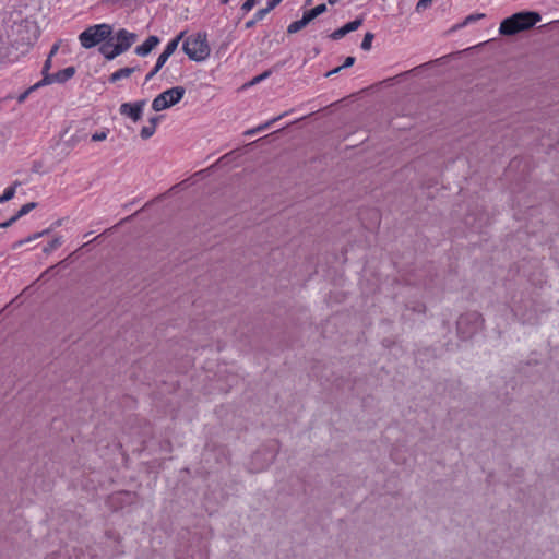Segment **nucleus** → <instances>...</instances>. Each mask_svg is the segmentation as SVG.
Segmentation results:
<instances>
[{
	"instance_id": "1",
	"label": "nucleus",
	"mask_w": 559,
	"mask_h": 559,
	"mask_svg": "<svg viewBox=\"0 0 559 559\" xmlns=\"http://www.w3.org/2000/svg\"><path fill=\"white\" fill-rule=\"evenodd\" d=\"M542 16L538 12L522 11L504 19L499 26V34L503 36H513L518 33L533 28Z\"/></svg>"
},
{
	"instance_id": "2",
	"label": "nucleus",
	"mask_w": 559,
	"mask_h": 559,
	"mask_svg": "<svg viewBox=\"0 0 559 559\" xmlns=\"http://www.w3.org/2000/svg\"><path fill=\"white\" fill-rule=\"evenodd\" d=\"M182 50L193 61L206 60L211 53L206 33L199 32L188 36L182 44Z\"/></svg>"
},
{
	"instance_id": "3",
	"label": "nucleus",
	"mask_w": 559,
	"mask_h": 559,
	"mask_svg": "<svg viewBox=\"0 0 559 559\" xmlns=\"http://www.w3.org/2000/svg\"><path fill=\"white\" fill-rule=\"evenodd\" d=\"M112 33L109 24H98L87 27L79 36L80 43L84 48H92L107 39Z\"/></svg>"
},
{
	"instance_id": "4",
	"label": "nucleus",
	"mask_w": 559,
	"mask_h": 559,
	"mask_svg": "<svg viewBox=\"0 0 559 559\" xmlns=\"http://www.w3.org/2000/svg\"><path fill=\"white\" fill-rule=\"evenodd\" d=\"M185 93L186 88L183 86H175L164 91L153 99V110L162 111L178 104L182 99Z\"/></svg>"
},
{
	"instance_id": "5",
	"label": "nucleus",
	"mask_w": 559,
	"mask_h": 559,
	"mask_svg": "<svg viewBox=\"0 0 559 559\" xmlns=\"http://www.w3.org/2000/svg\"><path fill=\"white\" fill-rule=\"evenodd\" d=\"M274 454L266 451H258L252 456L250 469L254 473L266 469L273 462Z\"/></svg>"
},
{
	"instance_id": "6",
	"label": "nucleus",
	"mask_w": 559,
	"mask_h": 559,
	"mask_svg": "<svg viewBox=\"0 0 559 559\" xmlns=\"http://www.w3.org/2000/svg\"><path fill=\"white\" fill-rule=\"evenodd\" d=\"M138 39V35L135 33L128 32L127 29H119L116 33L115 46L118 48V52L127 51Z\"/></svg>"
},
{
	"instance_id": "7",
	"label": "nucleus",
	"mask_w": 559,
	"mask_h": 559,
	"mask_svg": "<svg viewBox=\"0 0 559 559\" xmlns=\"http://www.w3.org/2000/svg\"><path fill=\"white\" fill-rule=\"evenodd\" d=\"M145 100H139L136 103H123L119 111L121 115L129 117L134 122L139 121L142 117V111L145 106Z\"/></svg>"
},
{
	"instance_id": "8",
	"label": "nucleus",
	"mask_w": 559,
	"mask_h": 559,
	"mask_svg": "<svg viewBox=\"0 0 559 559\" xmlns=\"http://www.w3.org/2000/svg\"><path fill=\"white\" fill-rule=\"evenodd\" d=\"M75 73L74 67H68L63 70H60L53 74H46L44 79L41 80L43 85L44 84H51V83H63L71 79Z\"/></svg>"
},
{
	"instance_id": "9",
	"label": "nucleus",
	"mask_w": 559,
	"mask_h": 559,
	"mask_svg": "<svg viewBox=\"0 0 559 559\" xmlns=\"http://www.w3.org/2000/svg\"><path fill=\"white\" fill-rule=\"evenodd\" d=\"M362 21H364L362 17H358V19L345 24L341 28H337L336 31H334L330 35V37L334 40H338V39L343 38L346 34L358 29L362 25Z\"/></svg>"
},
{
	"instance_id": "10",
	"label": "nucleus",
	"mask_w": 559,
	"mask_h": 559,
	"mask_svg": "<svg viewBox=\"0 0 559 559\" xmlns=\"http://www.w3.org/2000/svg\"><path fill=\"white\" fill-rule=\"evenodd\" d=\"M158 44L159 38L152 35L142 45L138 46L134 52L141 57L147 56Z\"/></svg>"
},
{
	"instance_id": "11",
	"label": "nucleus",
	"mask_w": 559,
	"mask_h": 559,
	"mask_svg": "<svg viewBox=\"0 0 559 559\" xmlns=\"http://www.w3.org/2000/svg\"><path fill=\"white\" fill-rule=\"evenodd\" d=\"M479 316L477 313H468L465 316H461L457 320V330L463 334H468L469 331L465 330V325L469 322H478ZM473 333V331H471Z\"/></svg>"
},
{
	"instance_id": "12",
	"label": "nucleus",
	"mask_w": 559,
	"mask_h": 559,
	"mask_svg": "<svg viewBox=\"0 0 559 559\" xmlns=\"http://www.w3.org/2000/svg\"><path fill=\"white\" fill-rule=\"evenodd\" d=\"M100 52L104 55V57L108 60H112L117 56L121 55L122 52H118V48L115 46V44L111 43H105L99 48Z\"/></svg>"
},
{
	"instance_id": "13",
	"label": "nucleus",
	"mask_w": 559,
	"mask_h": 559,
	"mask_svg": "<svg viewBox=\"0 0 559 559\" xmlns=\"http://www.w3.org/2000/svg\"><path fill=\"white\" fill-rule=\"evenodd\" d=\"M136 70L138 69L135 67H127V68L119 69L110 75L109 81L111 83H115L123 78H129Z\"/></svg>"
},
{
	"instance_id": "14",
	"label": "nucleus",
	"mask_w": 559,
	"mask_h": 559,
	"mask_svg": "<svg viewBox=\"0 0 559 559\" xmlns=\"http://www.w3.org/2000/svg\"><path fill=\"white\" fill-rule=\"evenodd\" d=\"M140 0H103L102 2L107 7H119V8H133Z\"/></svg>"
},
{
	"instance_id": "15",
	"label": "nucleus",
	"mask_w": 559,
	"mask_h": 559,
	"mask_svg": "<svg viewBox=\"0 0 559 559\" xmlns=\"http://www.w3.org/2000/svg\"><path fill=\"white\" fill-rule=\"evenodd\" d=\"M185 34H186L185 32L179 33L174 39H171L167 44V46L163 52H165L168 56H171L178 48V45H179L180 40L183 38Z\"/></svg>"
},
{
	"instance_id": "16",
	"label": "nucleus",
	"mask_w": 559,
	"mask_h": 559,
	"mask_svg": "<svg viewBox=\"0 0 559 559\" xmlns=\"http://www.w3.org/2000/svg\"><path fill=\"white\" fill-rule=\"evenodd\" d=\"M326 11V5L324 3L317 5L316 8L306 11L304 13L305 17L309 21V23L314 20L317 16L321 15Z\"/></svg>"
},
{
	"instance_id": "17",
	"label": "nucleus",
	"mask_w": 559,
	"mask_h": 559,
	"mask_svg": "<svg viewBox=\"0 0 559 559\" xmlns=\"http://www.w3.org/2000/svg\"><path fill=\"white\" fill-rule=\"evenodd\" d=\"M308 24H309V21L305 17V15H302L301 20L295 21L289 24L287 32L289 34L297 33L300 29H302L304 27H306Z\"/></svg>"
},
{
	"instance_id": "18",
	"label": "nucleus",
	"mask_w": 559,
	"mask_h": 559,
	"mask_svg": "<svg viewBox=\"0 0 559 559\" xmlns=\"http://www.w3.org/2000/svg\"><path fill=\"white\" fill-rule=\"evenodd\" d=\"M285 115H286V112L280 115L278 117L273 118L272 120L265 122L264 124H261L254 129L248 130L245 134L252 135L257 132L263 131V130L267 129L269 127H271L275 121L282 119Z\"/></svg>"
},
{
	"instance_id": "19",
	"label": "nucleus",
	"mask_w": 559,
	"mask_h": 559,
	"mask_svg": "<svg viewBox=\"0 0 559 559\" xmlns=\"http://www.w3.org/2000/svg\"><path fill=\"white\" fill-rule=\"evenodd\" d=\"M267 13H269V11L265 8L258 10L254 14V17L252 20H249L248 22H246V24H245L246 28L253 27L257 24V22L263 20Z\"/></svg>"
},
{
	"instance_id": "20",
	"label": "nucleus",
	"mask_w": 559,
	"mask_h": 559,
	"mask_svg": "<svg viewBox=\"0 0 559 559\" xmlns=\"http://www.w3.org/2000/svg\"><path fill=\"white\" fill-rule=\"evenodd\" d=\"M20 183L16 181L14 183V186L12 187H9L4 190L3 194L0 197V203H4L9 200H11L13 197H14V193H15V187L19 186Z\"/></svg>"
},
{
	"instance_id": "21",
	"label": "nucleus",
	"mask_w": 559,
	"mask_h": 559,
	"mask_svg": "<svg viewBox=\"0 0 559 559\" xmlns=\"http://www.w3.org/2000/svg\"><path fill=\"white\" fill-rule=\"evenodd\" d=\"M61 245H62V238L56 237L44 248V252L48 254V253L52 252L53 250H56L57 248H59Z\"/></svg>"
},
{
	"instance_id": "22",
	"label": "nucleus",
	"mask_w": 559,
	"mask_h": 559,
	"mask_svg": "<svg viewBox=\"0 0 559 559\" xmlns=\"http://www.w3.org/2000/svg\"><path fill=\"white\" fill-rule=\"evenodd\" d=\"M37 206V203L35 202H29V203H26L24 204L20 210L19 212L15 214L16 218L19 219L20 217L28 214L32 210H34L35 207Z\"/></svg>"
},
{
	"instance_id": "23",
	"label": "nucleus",
	"mask_w": 559,
	"mask_h": 559,
	"mask_svg": "<svg viewBox=\"0 0 559 559\" xmlns=\"http://www.w3.org/2000/svg\"><path fill=\"white\" fill-rule=\"evenodd\" d=\"M155 127L154 126H144L142 129H141V138L144 139V140H147L150 139L154 133H155Z\"/></svg>"
},
{
	"instance_id": "24",
	"label": "nucleus",
	"mask_w": 559,
	"mask_h": 559,
	"mask_svg": "<svg viewBox=\"0 0 559 559\" xmlns=\"http://www.w3.org/2000/svg\"><path fill=\"white\" fill-rule=\"evenodd\" d=\"M373 34L372 33H366L365 37L361 43V49L362 50H369L371 48V44L373 40Z\"/></svg>"
},
{
	"instance_id": "25",
	"label": "nucleus",
	"mask_w": 559,
	"mask_h": 559,
	"mask_svg": "<svg viewBox=\"0 0 559 559\" xmlns=\"http://www.w3.org/2000/svg\"><path fill=\"white\" fill-rule=\"evenodd\" d=\"M41 85H43V83L40 81V82L36 83L34 86H32L28 90H26L25 92H23L22 94H20L19 97H17V102L20 104L23 103L27 98V96L31 94L32 91H34L35 88H37V87H39Z\"/></svg>"
},
{
	"instance_id": "26",
	"label": "nucleus",
	"mask_w": 559,
	"mask_h": 559,
	"mask_svg": "<svg viewBox=\"0 0 559 559\" xmlns=\"http://www.w3.org/2000/svg\"><path fill=\"white\" fill-rule=\"evenodd\" d=\"M48 233H49V229L43 230V231H40V233H36V234H34L32 237H28V238H27V239H25V240H21V241H19L17 243H15V245H14V247H17V246H21V245H23V243H25V242H28V241H31V240L37 239V238H39V237H41V236H44V235H46V234H48Z\"/></svg>"
},
{
	"instance_id": "27",
	"label": "nucleus",
	"mask_w": 559,
	"mask_h": 559,
	"mask_svg": "<svg viewBox=\"0 0 559 559\" xmlns=\"http://www.w3.org/2000/svg\"><path fill=\"white\" fill-rule=\"evenodd\" d=\"M259 2V0H246L243 2V4L241 5V10L245 12V13H248L249 11H251L254 5Z\"/></svg>"
},
{
	"instance_id": "28",
	"label": "nucleus",
	"mask_w": 559,
	"mask_h": 559,
	"mask_svg": "<svg viewBox=\"0 0 559 559\" xmlns=\"http://www.w3.org/2000/svg\"><path fill=\"white\" fill-rule=\"evenodd\" d=\"M432 1L433 0H419L416 4V11L423 12L424 10L431 5Z\"/></svg>"
},
{
	"instance_id": "29",
	"label": "nucleus",
	"mask_w": 559,
	"mask_h": 559,
	"mask_svg": "<svg viewBox=\"0 0 559 559\" xmlns=\"http://www.w3.org/2000/svg\"><path fill=\"white\" fill-rule=\"evenodd\" d=\"M169 57L170 56L166 55L165 52H162L157 58L155 67L160 70L166 63V61L169 59Z\"/></svg>"
},
{
	"instance_id": "30",
	"label": "nucleus",
	"mask_w": 559,
	"mask_h": 559,
	"mask_svg": "<svg viewBox=\"0 0 559 559\" xmlns=\"http://www.w3.org/2000/svg\"><path fill=\"white\" fill-rule=\"evenodd\" d=\"M484 16H485V14H483V13H479V14H471V15L466 16V19H465V21H464L463 25H467V24H469V23H472V22H475V21H477V20H479V19H483Z\"/></svg>"
},
{
	"instance_id": "31",
	"label": "nucleus",
	"mask_w": 559,
	"mask_h": 559,
	"mask_svg": "<svg viewBox=\"0 0 559 559\" xmlns=\"http://www.w3.org/2000/svg\"><path fill=\"white\" fill-rule=\"evenodd\" d=\"M107 134H108L107 131L96 132L92 135V141H94V142L104 141L107 139Z\"/></svg>"
},
{
	"instance_id": "32",
	"label": "nucleus",
	"mask_w": 559,
	"mask_h": 559,
	"mask_svg": "<svg viewBox=\"0 0 559 559\" xmlns=\"http://www.w3.org/2000/svg\"><path fill=\"white\" fill-rule=\"evenodd\" d=\"M269 75H270V72L265 71L262 74L254 76L249 84L254 85V84L261 82L262 80L266 79Z\"/></svg>"
},
{
	"instance_id": "33",
	"label": "nucleus",
	"mask_w": 559,
	"mask_h": 559,
	"mask_svg": "<svg viewBox=\"0 0 559 559\" xmlns=\"http://www.w3.org/2000/svg\"><path fill=\"white\" fill-rule=\"evenodd\" d=\"M160 70L157 69L156 67H154L151 72H148L145 76V83H147L148 81H151Z\"/></svg>"
},
{
	"instance_id": "34",
	"label": "nucleus",
	"mask_w": 559,
	"mask_h": 559,
	"mask_svg": "<svg viewBox=\"0 0 559 559\" xmlns=\"http://www.w3.org/2000/svg\"><path fill=\"white\" fill-rule=\"evenodd\" d=\"M16 221H17V218L14 215L10 219H8L7 222L0 223V228H8V227H10Z\"/></svg>"
},
{
	"instance_id": "35",
	"label": "nucleus",
	"mask_w": 559,
	"mask_h": 559,
	"mask_svg": "<svg viewBox=\"0 0 559 559\" xmlns=\"http://www.w3.org/2000/svg\"><path fill=\"white\" fill-rule=\"evenodd\" d=\"M355 63V58L354 57H347L344 61V63L341 66V68L345 69V68H349L352 67L353 64Z\"/></svg>"
},
{
	"instance_id": "36",
	"label": "nucleus",
	"mask_w": 559,
	"mask_h": 559,
	"mask_svg": "<svg viewBox=\"0 0 559 559\" xmlns=\"http://www.w3.org/2000/svg\"><path fill=\"white\" fill-rule=\"evenodd\" d=\"M283 0H271L267 5L265 7V9H267V11H272L276 5H278Z\"/></svg>"
},
{
	"instance_id": "37",
	"label": "nucleus",
	"mask_w": 559,
	"mask_h": 559,
	"mask_svg": "<svg viewBox=\"0 0 559 559\" xmlns=\"http://www.w3.org/2000/svg\"><path fill=\"white\" fill-rule=\"evenodd\" d=\"M50 66H51V58L48 57V59L46 60L44 68H43L44 76L46 74H48V70H49Z\"/></svg>"
},
{
	"instance_id": "38",
	"label": "nucleus",
	"mask_w": 559,
	"mask_h": 559,
	"mask_svg": "<svg viewBox=\"0 0 559 559\" xmlns=\"http://www.w3.org/2000/svg\"><path fill=\"white\" fill-rule=\"evenodd\" d=\"M342 69H343V68H341V66H340V67H337V68H335V69H333V70L329 71V72L325 74V76L328 78V76H331V75H333V74H336V73H338Z\"/></svg>"
},
{
	"instance_id": "39",
	"label": "nucleus",
	"mask_w": 559,
	"mask_h": 559,
	"mask_svg": "<svg viewBox=\"0 0 559 559\" xmlns=\"http://www.w3.org/2000/svg\"><path fill=\"white\" fill-rule=\"evenodd\" d=\"M58 49H59V45L58 44L53 45L48 57L51 58L58 51Z\"/></svg>"
},
{
	"instance_id": "40",
	"label": "nucleus",
	"mask_w": 559,
	"mask_h": 559,
	"mask_svg": "<svg viewBox=\"0 0 559 559\" xmlns=\"http://www.w3.org/2000/svg\"><path fill=\"white\" fill-rule=\"evenodd\" d=\"M158 122V118L157 117H153L150 119V126H154L156 128V124Z\"/></svg>"
},
{
	"instance_id": "41",
	"label": "nucleus",
	"mask_w": 559,
	"mask_h": 559,
	"mask_svg": "<svg viewBox=\"0 0 559 559\" xmlns=\"http://www.w3.org/2000/svg\"><path fill=\"white\" fill-rule=\"evenodd\" d=\"M52 269H53V266H52V267H50V269H48V270H46V271L40 275V278H43L44 276H46V275H47V274H48Z\"/></svg>"
},
{
	"instance_id": "42",
	"label": "nucleus",
	"mask_w": 559,
	"mask_h": 559,
	"mask_svg": "<svg viewBox=\"0 0 559 559\" xmlns=\"http://www.w3.org/2000/svg\"><path fill=\"white\" fill-rule=\"evenodd\" d=\"M328 2H329V4L333 5V4H335L336 2H338V0H329Z\"/></svg>"
},
{
	"instance_id": "43",
	"label": "nucleus",
	"mask_w": 559,
	"mask_h": 559,
	"mask_svg": "<svg viewBox=\"0 0 559 559\" xmlns=\"http://www.w3.org/2000/svg\"><path fill=\"white\" fill-rule=\"evenodd\" d=\"M229 1H230V0H221V3H222V4H226V3H228Z\"/></svg>"
},
{
	"instance_id": "44",
	"label": "nucleus",
	"mask_w": 559,
	"mask_h": 559,
	"mask_svg": "<svg viewBox=\"0 0 559 559\" xmlns=\"http://www.w3.org/2000/svg\"><path fill=\"white\" fill-rule=\"evenodd\" d=\"M55 225H56V226H60V225H61V221H57V222L55 223Z\"/></svg>"
},
{
	"instance_id": "45",
	"label": "nucleus",
	"mask_w": 559,
	"mask_h": 559,
	"mask_svg": "<svg viewBox=\"0 0 559 559\" xmlns=\"http://www.w3.org/2000/svg\"><path fill=\"white\" fill-rule=\"evenodd\" d=\"M306 2H307V4H309V3H311V2H312V0H307Z\"/></svg>"
}]
</instances>
